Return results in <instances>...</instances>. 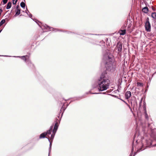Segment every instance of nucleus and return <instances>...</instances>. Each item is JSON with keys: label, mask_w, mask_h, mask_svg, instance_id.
Returning a JSON list of instances; mask_svg holds the SVG:
<instances>
[{"label": "nucleus", "mask_w": 156, "mask_h": 156, "mask_svg": "<svg viewBox=\"0 0 156 156\" xmlns=\"http://www.w3.org/2000/svg\"><path fill=\"white\" fill-rule=\"evenodd\" d=\"M106 73H103L98 80V89L99 91H102L107 90L109 87L110 82V80L106 77Z\"/></svg>", "instance_id": "1"}, {"label": "nucleus", "mask_w": 156, "mask_h": 156, "mask_svg": "<svg viewBox=\"0 0 156 156\" xmlns=\"http://www.w3.org/2000/svg\"><path fill=\"white\" fill-rule=\"evenodd\" d=\"M141 143L142 144V147H149L151 145V140L144 138L142 139Z\"/></svg>", "instance_id": "2"}, {"label": "nucleus", "mask_w": 156, "mask_h": 156, "mask_svg": "<svg viewBox=\"0 0 156 156\" xmlns=\"http://www.w3.org/2000/svg\"><path fill=\"white\" fill-rule=\"evenodd\" d=\"M145 28L146 30L148 32H150L151 30V24L149 22V19L148 18L145 22Z\"/></svg>", "instance_id": "3"}, {"label": "nucleus", "mask_w": 156, "mask_h": 156, "mask_svg": "<svg viewBox=\"0 0 156 156\" xmlns=\"http://www.w3.org/2000/svg\"><path fill=\"white\" fill-rule=\"evenodd\" d=\"M122 49V44L120 43H118L116 46V49L119 52L121 51Z\"/></svg>", "instance_id": "4"}, {"label": "nucleus", "mask_w": 156, "mask_h": 156, "mask_svg": "<svg viewBox=\"0 0 156 156\" xmlns=\"http://www.w3.org/2000/svg\"><path fill=\"white\" fill-rule=\"evenodd\" d=\"M16 12L15 15V16H16L19 15L20 13V7L18 5H17L16 6Z\"/></svg>", "instance_id": "5"}, {"label": "nucleus", "mask_w": 156, "mask_h": 156, "mask_svg": "<svg viewBox=\"0 0 156 156\" xmlns=\"http://www.w3.org/2000/svg\"><path fill=\"white\" fill-rule=\"evenodd\" d=\"M47 135V133L46 132H44V133H42L40 135L39 138L40 139L42 138H46L48 139V141L50 142V140H49V138L48 137H46L45 136Z\"/></svg>", "instance_id": "6"}, {"label": "nucleus", "mask_w": 156, "mask_h": 156, "mask_svg": "<svg viewBox=\"0 0 156 156\" xmlns=\"http://www.w3.org/2000/svg\"><path fill=\"white\" fill-rule=\"evenodd\" d=\"M131 96V92L129 91H127L125 93V97L126 99H129Z\"/></svg>", "instance_id": "7"}, {"label": "nucleus", "mask_w": 156, "mask_h": 156, "mask_svg": "<svg viewBox=\"0 0 156 156\" xmlns=\"http://www.w3.org/2000/svg\"><path fill=\"white\" fill-rule=\"evenodd\" d=\"M58 122L57 121L56 122L54 126V129L53 130V133H55L56 131L58 128Z\"/></svg>", "instance_id": "8"}, {"label": "nucleus", "mask_w": 156, "mask_h": 156, "mask_svg": "<svg viewBox=\"0 0 156 156\" xmlns=\"http://www.w3.org/2000/svg\"><path fill=\"white\" fill-rule=\"evenodd\" d=\"M126 30L125 29L121 30L119 31V33L120 35H123L126 34Z\"/></svg>", "instance_id": "9"}, {"label": "nucleus", "mask_w": 156, "mask_h": 156, "mask_svg": "<svg viewBox=\"0 0 156 156\" xmlns=\"http://www.w3.org/2000/svg\"><path fill=\"white\" fill-rule=\"evenodd\" d=\"M44 28H45L47 30H49L50 31L51 30H52L53 29V28L51 27H49V26H48L47 25H46V24H45L44 26Z\"/></svg>", "instance_id": "10"}, {"label": "nucleus", "mask_w": 156, "mask_h": 156, "mask_svg": "<svg viewBox=\"0 0 156 156\" xmlns=\"http://www.w3.org/2000/svg\"><path fill=\"white\" fill-rule=\"evenodd\" d=\"M142 11L145 13H147L148 12V9L147 7H144Z\"/></svg>", "instance_id": "11"}, {"label": "nucleus", "mask_w": 156, "mask_h": 156, "mask_svg": "<svg viewBox=\"0 0 156 156\" xmlns=\"http://www.w3.org/2000/svg\"><path fill=\"white\" fill-rule=\"evenodd\" d=\"M53 127V126H51L50 127V129H49L47 131V132H46L47 133V134L50 135L51 134V131Z\"/></svg>", "instance_id": "12"}, {"label": "nucleus", "mask_w": 156, "mask_h": 156, "mask_svg": "<svg viewBox=\"0 0 156 156\" xmlns=\"http://www.w3.org/2000/svg\"><path fill=\"white\" fill-rule=\"evenodd\" d=\"M11 6V2H9L7 4L6 8L7 9H10Z\"/></svg>", "instance_id": "13"}, {"label": "nucleus", "mask_w": 156, "mask_h": 156, "mask_svg": "<svg viewBox=\"0 0 156 156\" xmlns=\"http://www.w3.org/2000/svg\"><path fill=\"white\" fill-rule=\"evenodd\" d=\"M104 58L107 60H109V61H110V59H111V58L109 56H104Z\"/></svg>", "instance_id": "14"}, {"label": "nucleus", "mask_w": 156, "mask_h": 156, "mask_svg": "<svg viewBox=\"0 0 156 156\" xmlns=\"http://www.w3.org/2000/svg\"><path fill=\"white\" fill-rule=\"evenodd\" d=\"M134 147H135L134 144V143H133V146H132V148L131 152V153L130 154V156H131L133 154V150H134Z\"/></svg>", "instance_id": "15"}, {"label": "nucleus", "mask_w": 156, "mask_h": 156, "mask_svg": "<svg viewBox=\"0 0 156 156\" xmlns=\"http://www.w3.org/2000/svg\"><path fill=\"white\" fill-rule=\"evenodd\" d=\"M152 17L154 19H156V12H153L152 13L151 15Z\"/></svg>", "instance_id": "16"}, {"label": "nucleus", "mask_w": 156, "mask_h": 156, "mask_svg": "<svg viewBox=\"0 0 156 156\" xmlns=\"http://www.w3.org/2000/svg\"><path fill=\"white\" fill-rule=\"evenodd\" d=\"M26 12L27 14L29 15L30 17L31 18L32 17V15L31 14H30L29 11L27 9V10L25 11Z\"/></svg>", "instance_id": "17"}, {"label": "nucleus", "mask_w": 156, "mask_h": 156, "mask_svg": "<svg viewBox=\"0 0 156 156\" xmlns=\"http://www.w3.org/2000/svg\"><path fill=\"white\" fill-rule=\"evenodd\" d=\"M5 22V20H2L0 22V26L2 25Z\"/></svg>", "instance_id": "18"}, {"label": "nucleus", "mask_w": 156, "mask_h": 156, "mask_svg": "<svg viewBox=\"0 0 156 156\" xmlns=\"http://www.w3.org/2000/svg\"><path fill=\"white\" fill-rule=\"evenodd\" d=\"M137 86L138 87H142L143 86V83H141L137 82Z\"/></svg>", "instance_id": "19"}, {"label": "nucleus", "mask_w": 156, "mask_h": 156, "mask_svg": "<svg viewBox=\"0 0 156 156\" xmlns=\"http://www.w3.org/2000/svg\"><path fill=\"white\" fill-rule=\"evenodd\" d=\"M20 6L23 8H25V4L23 2H22L20 3Z\"/></svg>", "instance_id": "20"}, {"label": "nucleus", "mask_w": 156, "mask_h": 156, "mask_svg": "<svg viewBox=\"0 0 156 156\" xmlns=\"http://www.w3.org/2000/svg\"><path fill=\"white\" fill-rule=\"evenodd\" d=\"M51 143L50 142V147L49 148V153H48V156L49 155V154H50V153L51 152Z\"/></svg>", "instance_id": "21"}, {"label": "nucleus", "mask_w": 156, "mask_h": 156, "mask_svg": "<svg viewBox=\"0 0 156 156\" xmlns=\"http://www.w3.org/2000/svg\"><path fill=\"white\" fill-rule=\"evenodd\" d=\"M27 57V55H26V56H21V58L22 59H23V60H24V61L25 62H26V57Z\"/></svg>", "instance_id": "22"}, {"label": "nucleus", "mask_w": 156, "mask_h": 156, "mask_svg": "<svg viewBox=\"0 0 156 156\" xmlns=\"http://www.w3.org/2000/svg\"><path fill=\"white\" fill-rule=\"evenodd\" d=\"M53 134H52L51 135V137H50V139H52V140H53V138L54 137L55 134V132L54 133L53 132Z\"/></svg>", "instance_id": "23"}, {"label": "nucleus", "mask_w": 156, "mask_h": 156, "mask_svg": "<svg viewBox=\"0 0 156 156\" xmlns=\"http://www.w3.org/2000/svg\"><path fill=\"white\" fill-rule=\"evenodd\" d=\"M120 100L122 101L123 102L125 103L126 105L130 108H131L129 105L125 101H124L122 99H120Z\"/></svg>", "instance_id": "24"}, {"label": "nucleus", "mask_w": 156, "mask_h": 156, "mask_svg": "<svg viewBox=\"0 0 156 156\" xmlns=\"http://www.w3.org/2000/svg\"><path fill=\"white\" fill-rule=\"evenodd\" d=\"M126 25H127V23H125L124 24L123 26L122 27V28L123 29H125V28L126 27Z\"/></svg>", "instance_id": "25"}, {"label": "nucleus", "mask_w": 156, "mask_h": 156, "mask_svg": "<svg viewBox=\"0 0 156 156\" xmlns=\"http://www.w3.org/2000/svg\"><path fill=\"white\" fill-rule=\"evenodd\" d=\"M17 0H12L13 4V5H15L16 3Z\"/></svg>", "instance_id": "26"}, {"label": "nucleus", "mask_w": 156, "mask_h": 156, "mask_svg": "<svg viewBox=\"0 0 156 156\" xmlns=\"http://www.w3.org/2000/svg\"><path fill=\"white\" fill-rule=\"evenodd\" d=\"M8 0H3V2L4 4H6Z\"/></svg>", "instance_id": "27"}, {"label": "nucleus", "mask_w": 156, "mask_h": 156, "mask_svg": "<svg viewBox=\"0 0 156 156\" xmlns=\"http://www.w3.org/2000/svg\"><path fill=\"white\" fill-rule=\"evenodd\" d=\"M101 93H91L90 92H89L88 93V94H101Z\"/></svg>", "instance_id": "28"}, {"label": "nucleus", "mask_w": 156, "mask_h": 156, "mask_svg": "<svg viewBox=\"0 0 156 156\" xmlns=\"http://www.w3.org/2000/svg\"><path fill=\"white\" fill-rule=\"evenodd\" d=\"M145 118L146 119H148V116L147 115L146 113H145Z\"/></svg>", "instance_id": "29"}, {"label": "nucleus", "mask_w": 156, "mask_h": 156, "mask_svg": "<svg viewBox=\"0 0 156 156\" xmlns=\"http://www.w3.org/2000/svg\"><path fill=\"white\" fill-rule=\"evenodd\" d=\"M132 25V24L131 23L129 24L128 25V28H129Z\"/></svg>", "instance_id": "30"}, {"label": "nucleus", "mask_w": 156, "mask_h": 156, "mask_svg": "<svg viewBox=\"0 0 156 156\" xmlns=\"http://www.w3.org/2000/svg\"><path fill=\"white\" fill-rule=\"evenodd\" d=\"M139 141H138V140H136V144H138V142H139Z\"/></svg>", "instance_id": "31"}, {"label": "nucleus", "mask_w": 156, "mask_h": 156, "mask_svg": "<svg viewBox=\"0 0 156 156\" xmlns=\"http://www.w3.org/2000/svg\"><path fill=\"white\" fill-rule=\"evenodd\" d=\"M138 138H141V136L139 135L138 136Z\"/></svg>", "instance_id": "32"}, {"label": "nucleus", "mask_w": 156, "mask_h": 156, "mask_svg": "<svg viewBox=\"0 0 156 156\" xmlns=\"http://www.w3.org/2000/svg\"><path fill=\"white\" fill-rule=\"evenodd\" d=\"M2 31V30H0V33Z\"/></svg>", "instance_id": "33"}, {"label": "nucleus", "mask_w": 156, "mask_h": 156, "mask_svg": "<svg viewBox=\"0 0 156 156\" xmlns=\"http://www.w3.org/2000/svg\"><path fill=\"white\" fill-rule=\"evenodd\" d=\"M56 120H57V121H58V119H57Z\"/></svg>", "instance_id": "34"}, {"label": "nucleus", "mask_w": 156, "mask_h": 156, "mask_svg": "<svg viewBox=\"0 0 156 156\" xmlns=\"http://www.w3.org/2000/svg\"><path fill=\"white\" fill-rule=\"evenodd\" d=\"M144 149H145V148H144L143 149V150H144Z\"/></svg>", "instance_id": "35"}, {"label": "nucleus", "mask_w": 156, "mask_h": 156, "mask_svg": "<svg viewBox=\"0 0 156 156\" xmlns=\"http://www.w3.org/2000/svg\"><path fill=\"white\" fill-rule=\"evenodd\" d=\"M107 64V62H106V64Z\"/></svg>", "instance_id": "36"}]
</instances>
